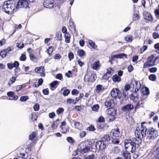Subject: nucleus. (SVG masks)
I'll return each instance as SVG.
<instances>
[{
    "label": "nucleus",
    "mask_w": 159,
    "mask_h": 159,
    "mask_svg": "<svg viewBox=\"0 0 159 159\" xmlns=\"http://www.w3.org/2000/svg\"><path fill=\"white\" fill-rule=\"evenodd\" d=\"M101 65L99 61L94 62L91 65V67L93 70H98L100 68Z\"/></svg>",
    "instance_id": "nucleus-17"
},
{
    "label": "nucleus",
    "mask_w": 159,
    "mask_h": 159,
    "mask_svg": "<svg viewBox=\"0 0 159 159\" xmlns=\"http://www.w3.org/2000/svg\"><path fill=\"white\" fill-rule=\"evenodd\" d=\"M139 16L137 14H134L133 16V19L134 21H136L138 20Z\"/></svg>",
    "instance_id": "nucleus-55"
},
{
    "label": "nucleus",
    "mask_w": 159,
    "mask_h": 159,
    "mask_svg": "<svg viewBox=\"0 0 159 159\" xmlns=\"http://www.w3.org/2000/svg\"><path fill=\"white\" fill-rule=\"evenodd\" d=\"M99 108V106L98 104L93 105L91 107L92 110L94 112H97Z\"/></svg>",
    "instance_id": "nucleus-32"
},
{
    "label": "nucleus",
    "mask_w": 159,
    "mask_h": 159,
    "mask_svg": "<svg viewBox=\"0 0 159 159\" xmlns=\"http://www.w3.org/2000/svg\"><path fill=\"white\" fill-rule=\"evenodd\" d=\"M112 80L114 82L119 83L121 81V79L118 75L116 74L112 76Z\"/></svg>",
    "instance_id": "nucleus-25"
},
{
    "label": "nucleus",
    "mask_w": 159,
    "mask_h": 159,
    "mask_svg": "<svg viewBox=\"0 0 159 159\" xmlns=\"http://www.w3.org/2000/svg\"><path fill=\"white\" fill-rule=\"evenodd\" d=\"M129 98L131 100L137 103L136 106H139V102L141 100V98L139 97L136 92H133L132 94L129 96Z\"/></svg>",
    "instance_id": "nucleus-13"
},
{
    "label": "nucleus",
    "mask_w": 159,
    "mask_h": 159,
    "mask_svg": "<svg viewBox=\"0 0 159 159\" xmlns=\"http://www.w3.org/2000/svg\"><path fill=\"white\" fill-rule=\"evenodd\" d=\"M114 72L113 70L111 68H109L107 69V71L106 73L108 75H110L111 76V73Z\"/></svg>",
    "instance_id": "nucleus-49"
},
{
    "label": "nucleus",
    "mask_w": 159,
    "mask_h": 159,
    "mask_svg": "<svg viewBox=\"0 0 159 159\" xmlns=\"http://www.w3.org/2000/svg\"><path fill=\"white\" fill-rule=\"evenodd\" d=\"M7 94L8 96L7 99L10 100H16L18 98V96L16 95H14V92L10 91L8 92L7 93Z\"/></svg>",
    "instance_id": "nucleus-18"
},
{
    "label": "nucleus",
    "mask_w": 159,
    "mask_h": 159,
    "mask_svg": "<svg viewBox=\"0 0 159 159\" xmlns=\"http://www.w3.org/2000/svg\"><path fill=\"white\" fill-rule=\"evenodd\" d=\"M70 92L69 89H66L64 90L63 93V94L64 96H67L69 93Z\"/></svg>",
    "instance_id": "nucleus-56"
},
{
    "label": "nucleus",
    "mask_w": 159,
    "mask_h": 159,
    "mask_svg": "<svg viewBox=\"0 0 159 159\" xmlns=\"http://www.w3.org/2000/svg\"><path fill=\"white\" fill-rule=\"evenodd\" d=\"M58 84L59 82L57 81H54L51 82L50 84V86L51 88V89L52 90H54L57 88Z\"/></svg>",
    "instance_id": "nucleus-24"
},
{
    "label": "nucleus",
    "mask_w": 159,
    "mask_h": 159,
    "mask_svg": "<svg viewBox=\"0 0 159 159\" xmlns=\"http://www.w3.org/2000/svg\"><path fill=\"white\" fill-rule=\"evenodd\" d=\"M80 152L79 149V147H78V148L77 149L73 152L72 154V155L74 156H76L78 154V152Z\"/></svg>",
    "instance_id": "nucleus-58"
},
{
    "label": "nucleus",
    "mask_w": 159,
    "mask_h": 159,
    "mask_svg": "<svg viewBox=\"0 0 159 159\" xmlns=\"http://www.w3.org/2000/svg\"><path fill=\"white\" fill-rule=\"evenodd\" d=\"M133 108V105L131 104H128L123 107L122 110L125 111H129L132 109Z\"/></svg>",
    "instance_id": "nucleus-21"
},
{
    "label": "nucleus",
    "mask_w": 159,
    "mask_h": 159,
    "mask_svg": "<svg viewBox=\"0 0 159 159\" xmlns=\"http://www.w3.org/2000/svg\"><path fill=\"white\" fill-rule=\"evenodd\" d=\"M149 78L150 80L154 81L156 79L157 77L155 75L152 74L149 76Z\"/></svg>",
    "instance_id": "nucleus-40"
},
{
    "label": "nucleus",
    "mask_w": 159,
    "mask_h": 159,
    "mask_svg": "<svg viewBox=\"0 0 159 159\" xmlns=\"http://www.w3.org/2000/svg\"><path fill=\"white\" fill-rule=\"evenodd\" d=\"M143 16V17L145 20L151 21L153 20V18L150 13L145 12L144 13Z\"/></svg>",
    "instance_id": "nucleus-20"
},
{
    "label": "nucleus",
    "mask_w": 159,
    "mask_h": 159,
    "mask_svg": "<svg viewBox=\"0 0 159 159\" xmlns=\"http://www.w3.org/2000/svg\"><path fill=\"white\" fill-rule=\"evenodd\" d=\"M112 151L114 153H117L119 152L120 149L118 147H114L112 149Z\"/></svg>",
    "instance_id": "nucleus-39"
},
{
    "label": "nucleus",
    "mask_w": 159,
    "mask_h": 159,
    "mask_svg": "<svg viewBox=\"0 0 159 159\" xmlns=\"http://www.w3.org/2000/svg\"><path fill=\"white\" fill-rule=\"evenodd\" d=\"M141 91L143 95H148L150 93L149 89L145 87H143L141 89Z\"/></svg>",
    "instance_id": "nucleus-23"
},
{
    "label": "nucleus",
    "mask_w": 159,
    "mask_h": 159,
    "mask_svg": "<svg viewBox=\"0 0 159 159\" xmlns=\"http://www.w3.org/2000/svg\"><path fill=\"white\" fill-rule=\"evenodd\" d=\"M148 48V47L146 45L142 46L140 48L139 50V53H142L144 51L146 50L147 48Z\"/></svg>",
    "instance_id": "nucleus-43"
},
{
    "label": "nucleus",
    "mask_w": 159,
    "mask_h": 159,
    "mask_svg": "<svg viewBox=\"0 0 159 159\" xmlns=\"http://www.w3.org/2000/svg\"><path fill=\"white\" fill-rule=\"evenodd\" d=\"M105 105L107 107L113 106L114 105L113 100L112 99L107 100L105 102Z\"/></svg>",
    "instance_id": "nucleus-26"
},
{
    "label": "nucleus",
    "mask_w": 159,
    "mask_h": 159,
    "mask_svg": "<svg viewBox=\"0 0 159 159\" xmlns=\"http://www.w3.org/2000/svg\"><path fill=\"white\" fill-rule=\"evenodd\" d=\"M77 54L80 57H84L85 56V52L82 49H79L77 51Z\"/></svg>",
    "instance_id": "nucleus-29"
},
{
    "label": "nucleus",
    "mask_w": 159,
    "mask_h": 159,
    "mask_svg": "<svg viewBox=\"0 0 159 159\" xmlns=\"http://www.w3.org/2000/svg\"><path fill=\"white\" fill-rule=\"evenodd\" d=\"M102 141L106 142V141H108L110 139V136L109 134L105 135L102 139Z\"/></svg>",
    "instance_id": "nucleus-33"
},
{
    "label": "nucleus",
    "mask_w": 159,
    "mask_h": 159,
    "mask_svg": "<svg viewBox=\"0 0 159 159\" xmlns=\"http://www.w3.org/2000/svg\"><path fill=\"white\" fill-rule=\"evenodd\" d=\"M152 36L154 39H157L159 37V34L156 32L153 33Z\"/></svg>",
    "instance_id": "nucleus-62"
},
{
    "label": "nucleus",
    "mask_w": 159,
    "mask_h": 159,
    "mask_svg": "<svg viewBox=\"0 0 159 159\" xmlns=\"http://www.w3.org/2000/svg\"><path fill=\"white\" fill-rule=\"evenodd\" d=\"M61 128V131L62 133L65 134L69 131L67 127H62Z\"/></svg>",
    "instance_id": "nucleus-35"
},
{
    "label": "nucleus",
    "mask_w": 159,
    "mask_h": 159,
    "mask_svg": "<svg viewBox=\"0 0 159 159\" xmlns=\"http://www.w3.org/2000/svg\"><path fill=\"white\" fill-rule=\"evenodd\" d=\"M133 89L134 90V92H136L138 91L141 87V85L140 82L134 80L132 81Z\"/></svg>",
    "instance_id": "nucleus-15"
},
{
    "label": "nucleus",
    "mask_w": 159,
    "mask_h": 159,
    "mask_svg": "<svg viewBox=\"0 0 159 159\" xmlns=\"http://www.w3.org/2000/svg\"><path fill=\"white\" fill-rule=\"evenodd\" d=\"M88 43L93 48H96L97 47L95 43L93 41L89 40L88 41Z\"/></svg>",
    "instance_id": "nucleus-36"
},
{
    "label": "nucleus",
    "mask_w": 159,
    "mask_h": 159,
    "mask_svg": "<svg viewBox=\"0 0 159 159\" xmlns=\"http://www.w3.org/2000/svg\"><path fill=\"white\" fill-rule=\"evenodd\" d=\"M157 59V57H155L153 55L148 57L147 61L143 64V68H148L154 65L155 62Z\"/></svg>",
    "instance_id": "nucleus-7"
},
{
    "label": "nucleus",
    "mask_w": 159,
    "mask_h": 159,
    "mask_svg": "<svg viewBox=\"0 0 159 159\" xmlns=\"http://www.w3.org/2000/svg\"><path fill=\"white\" fill-rule=\"evenodd\" d=\"M98 122H103L105 121V119L104 118L101 116L98 119Z\"/></svg>",
    "instance_id": "nucleus-60"
},
{
    "label": "nucleus",
    "mask_w": 159,
    "mask_h": 159,
    "mask_svg": "<svg viewBox=\"0 0 159 159\" xmlns=\"http://www.w3.org/2000/svg\"><path fill=\"white\" fill-rule=\"evenodd\" d=\"M7 54V53L4 50L1 51L0 53V56L3 58L5 57H6Z\"/></svg>",
    "instance_id": "nucleus-54"
},
{
    "label": "nucleus",
    "mask_w": 159,
    "mask_h": 159,
    "mask_svg": "<svg viewBox=\"0 0 159 159\" xmlns=\"http://www.w3.org/2000/svg\"><path fill=\"white\" fill-rule=\"evenodd\" d=\"M25 86L24 85H22L17 86L16 87V90L17 92L18 91L20 90H21L22 87H25Z\"/></svg>",
    "instance_id": "nucleus-45"
},
{
    "label": "nucleus",
    "mask_w": 159,
    "mask_h": 159,
    "mask_svg": "<svg viewBox=\"0 0 159 159\" xmlns=\"http://www.w3.org/2000/svg\"><path fill=\"white\" fill-rule=\"evenodd\" d=\"M16 81V78L13 77L10 79V81L8 82V85L9 86H11V84L13 83Z\"/></svg>",
    "instance_id": "nucleus-44"
},
{
    "label": "nucleus",
    "mask_w": 159,
    "mask_h": 159,
    "mask_svg": "<svg viewBox=\"0 0 159 159\" xmlns=\"http://www.w3.org/2000/svg\"><path fill=\"white\" fill-rule=\"evenodd\" d=\"M157 68L155 67L151 68L149 70V71L151 73L155 72L157 71Z\"/></svg>",
    "instance_id": "nucleus-57"
},
{
    "label": "nucleus",
    "mask_w": 159,
    "mask_h": 159,
    "mask_svg": "<svg viewBox=\"0 0 159 159\" xmlns=\"http://www.w3.org/2000/svg\"><path fill=\"white\" fill-rule=\"evenodd\" d=\"M147 129L143 126H139L137 128L135 131L136 137L139 139H141L145 136Z\"/></svg>",
    "instance_id": "nucleus-2"
},
{
    "label": "nucleus",
    "mask_w": 159,
    "mask_h": 159,
    "mask_svg": "<svg viewBox=\"0 0 159 159\" xmlns=\"http://www.w3.org/2000/svg\"><path fill=\"white\" fill-rule=\"evenodd\" d=\"M96 91L97 92L99 93L103 90V88L102 85L98 84L96 86Z\"/></svg>",
    "instance_id": "nucleus-34"
},
{
    "label": "nucleus",
    "mask_w": 159,
    "mask_h": 159,
    "mask_svg": "<svg viewBox=\"0 0 159 159\" xmlns=\"http://www.w3.org/2000/svg\"><path fill=\"white\" fill-rule=\"evenodd\" d=\"M111 96L115 98H119L121 97L120 92L116 88L113 89L111 93Z\"/></svg>",
    "instance_id": "nucleus-14"
},
{
    "label": "nucleus",
    "mask_w": 159,
    "mask_h": 159,
    "mask_svg": "<svg viewBox=\"0 0 159 159\" xmlns=\"http://www.w3.org/2000/svg\"><path fill=\"white\" fill-rule=\"evenodd\" d=\"M68 57L70 61H71L74 57V55L73 53L72 52H70L68 55Z\"/></svg>",
    "instance_id": "nucleus-51"
},
{
    "label": "nucleus",
    "mask_w": 159,
    "mask_h": 159,
    "mask_svg": "<svg viewBox=\"0 0 159 159\" xmlns=\"http://www.w3.org/2000/svg\"><path fill=\"white\" fill-rule=\"evenodd\" d=\"M28 99V97L27 96H21L20 98V100L21 102H25Z\"/></svg>",
    "instance_id": "nucleus-48"
},
{
    "label": "nucleus",
    "mask_w": 159,
    "mask_h": 159,
    "mask_svg": "<svg viewBox=\"0 0 159 159\" xmlns=\"http://www.w3.org/2000/svg\"><path fill=\"white\" fill-rule=\"evenodd\" d=\"M86 144L85 142H83L79 145V149L81 154H84L90 150V147Z\"/></svg>",
    "instance_id": "nucleus-8"
},
{
    "label": "nucleus",
    "mask_w": 159,
    "mask_h": 159,
    "mask_svg": "<svg viewBox=\"0 0 159 159\" xmlns=\"http://www.w3.org/2000/svg\"><path fill=\"white\" fill-rule=\"evenodd\" d=\"M95 155L94 154H92L85 157L84 159H95Z\"/></svg>",
    "instance_id": "nucleus-52"
},
{
    "label": "nucleus",
    "mask_w": 159,
    "mask_h": 159,
    "mask_svg": "<svg viewBox=\"0 0 159 159\" xmlns=\"http://www.w3.org/2000/svg\"><path fill=\"white\" fill-rule=\"evenodd\" d=\"M20 60L21 61H25L26 59V57L25 55L22 54L20 57Z\"/></svg>",
    "instance_id": "nucleus-59"
},
{
    "label": "nucleus",
    "mask_w": 159,
    "mask_h": 159,
    "mask_svg": "<svg viewBox=\"0 0 159 159\" xmlns=\"http://www.w3.org/2000/svg\"><path fill=\"white\" fill-rule=\"evenodd\" d=\"M69 25L71 29H73L75 28V24L72 20L70 19L69 21Z\"/></svg>",
    "instance_id": "nucleus-41"
},
{
    "label": "nucleus",
    "mask_w": 159,
    "mask_h": 159,
    "mask_svg": "<svg viewBox=\"0 0 159 159\" xmlns=\"http://www.w3.org/2000/svg\"><path fill=\"white\" fill-rule=\"evenodd\" d=\"M74 124L75 127L76 128L81 129H82V125L78 121H75L74 122Z\"/></svg>",
    "instance_id": "nucleus-31"
},
{
    "label": "nucleus",
    "mask_w": 159,
    "mask_h": 159,
    "mask_svg": "<svg viewBox=\"0 0 159 159\" xmlns=\"http://www.w3.org/2000/svg\"><path fill=\"white\" fill-rule=\"evenodd\" d=\"M29 3L28 0H19L16 6V8H27L29 6Z\"/></svg>",
    "instance_id": "nucleus-12"
},
{
    "label": "nucleus",
    "mask_w": 159,
    "mask_h": 159,
    "mask_svg": "<svg viewBox=\"0 0 159 159\" xmlns=\"http://www.w3.org/2000/svg\"><path fill=\"white\" fill-rule=\"evenodd\" d=\"M110 135L111 137L112 142L114 144H118L119 143L118 138L121 136L118 129H112L110 133Z\"/></svg>",
    "instance_id": "nucleus-3"
},
{
    "label": "nucleus",
    "mask_w": 159,
    "mask_h": 159,
    "mask_svg": "<svg viewBox=\"0 0 159 159\" xmlns=\"http://www.w3.org/2000/svg\"><path fill=\"white\" fill-rule=\"evenodd\" d=\"M36 136V133L33 132L29 136V139L31 140H32L34 139V138Z\"/></svg>",
    "instance_id": "nucleus-50"
},
{
    "label": "nucleus",
    "mask_w": 159,
    "mask_h": 159,
    "mask_svg": "<svg viewBox=\"0 0 159 159\" xmlns=\"http://www.w3.org/2000/svg\"><path fill=\"white\" fill-rule=\"evenodd\" d=\"M79 93V91L75 89L71 91V94L72 95L77 94Z\"/></svg>",
    "instance_id": "nucleus-63"
},
{
    "label": "nucleus",
    "mask_w": 159,
    "mask_h": 159,
    "mask_svg": "<svg viewBox=\"0 0 159 159\" xmlns=\"http://www.w3.org/2000/svg\"><path fill=\"white\" fill-rule=\"evenodd\" d=\"M34 110L35 111H38L39 109V106L38 103H35L34 106Z\"/></svg>",
    "instance_id": "nucleus-47"
},
{
    "label": "nucleus",
    "mask_w": 159,
    "mask_h": 159,
    "mask_svg": "<svg viewBox=\"0 0 159 159\" xmlns=\"http://www.w3.org/2000/svg\"><path fill=\"white\" fill-rule=\"evenodd\" d=\"M129 152H130L126 150L125 151H123L121 152L122 154L125 159H130V158L131 156Z\"/></svg>",
    "instance_id": "nucleus-22"
},
{
    "label": "nucleus",
    "mask_w": 159,
    "mask_h": 159,
    "mask_svg": "<svg viewBox=\"0 0 159 159\" xmlns=\"http://www.w3.org/2000/svg\"><path fill=\"white\" fill-rule=\"evenodd\" d=\"M64 37L65 43H69L70 42V34L69 33H66V34H64Z\"/></svg>",
    "instance_id": "nucleus-27"
},
{
    "label": "nucleus",
    "mask_w": 159,
    "mask_h": 159,
    "mask_svg": "<svg viewBox=\"0 0 159 159\" xmlns=\"http://www.w3.org/2000/svg\"><path fill=\"white\" fill-rule=\"evenodd\" d=\"M95 146L97 150L98 151L102 150L106 148L107 144L103 141H98L96 143Z\"/></svg>",
    "instance_id": "nucleus-10"
},
{
    "label": "nucleus",
    "mask_w": 159,
    "mask_h": 159,
    "mask_svg": "<svg viewBox=\"0 0 159 159\" xmlns=\"http://www.w3.org/2000/svg\"><path fill=\"white\" fill-rule=\"evenodd\" d=\"M149 133L146 139V142L147 143H151L158 136L157 132L153 128H151L149 131Z\"/></svg>",
    "instance_id": "nucleus-6"
},
{
    "label": "nucleus",
    "mask_w": 159,
    "mask_h": 159,
    "mask_svg": "<svg viewBox=\"0 0 159 159\" xmlns=\"http://www.w3.org/2000/svg\"><path fill=\"white\" fill-rule=\"evenodd\" d=\"M30 57L31 60L34 62H36L37 61V58L34 56L33 54H30Z\"/></svg>",
    "instance_id": "nucleus-42"
},
{
    "label": "nucleus",
    "mask_w": 159,
    "mask_h": 159,
    "mask_svg": "<svg viewBox=\"0 0 159 159\" xmlns=\"http://www.w3.org/2000/svg\"><path fill=\"white\" fill-rule=\"evenodd\" d=\"M125 148L127 151L133 153L136 150L135 143L130 139H126L124 141Z\"/></svg>",
    "instance_id": "nucleus-4"
},
{
    "label": "nucleus",
    "mask_w": 159,
    "mask_h": 159,
    "mask_svg": "<svg viewBox=\"0 0 159 159\" xmlns=\"http://www.w3.org/2000/svg\"><path fill=\"white\" fill-rule=\"evenodd\" d=\"M53 48L52 46L48 48L47 51L49 56H50L52 53L53 52Z\"/></svg>",
    "instance_id": "nucleus-37"
},
{
    "label": "nucleus",
    "mask_w": 159,
    "mask_h": 159,
    "mask_svg": "<svg viewBox=\"0 0 159 159\" xmlns=\"http://www.w3.org/2000/svg\"><path fill=\"white\" fill-rule=\"evenodd\" d=\"M106 112L108 115L107 117V121L111 122L113 121L115 119L116 110L114 108H111L107 109Z\"/></svg>",
    "instance_id": "nucleus-5"
},
{
    "label": "nucleus",
    "mask_w": 159,
    "mask_h": 159,
    "mask_svg": "<svg viewBox=\"0 0 159 159\" xmlns=\"http://www.w3.org/2000/svg\"><path fill=\"white\" fill-rule=\"evenodd\" d=\"M66 102L67 103L70 104L71 103L75 104V102L74 99H72V98H68L67 99Z\"/></svg>",
    "instance_id": "nucleus-46"
},
{
    "label": "nucleus",
    "mask_w": 159,
    "mask_h": 159,
    "mask_svg": "<svg viewBox=\"0 0 159 159\" xmlns=\"http://www.w3.org/2000/svg\"><path fill=\"white\" fill-rule=\"evenodd\" d=\"M16 5L14 1H7L3 4L2 9L5 12L8 14H12L18 9L16 8Z\"/></svg>",
    "instance_id": "nucleus-1"
},
{
    "label": "nucleus",
    "mask_w": 159,
    "mask_h": 159,
    "mask_svg": "<svg viewBox=\"0 0 159 159\" xmlns=\"http://www.w3.org/2000/svg\"><path fill=\"white\" fill-rule=\"evenodd\" d=\"M35 71L38 73L40 74V75L42 76H44L45 74L44 73V69L43 66H41L39 67H37L35 68Z\"/></svg>",
    "instance_id": "nucleus-16"
},
{
    "label": "nucleus",
    "mask_w": 159,
    "mask_h": 159,
    "mask_svg": "<svg viewBox=\"0 0 159 159\" xmlns=\"http://www.w3.org/2000/svg\"><path fill=\"white\" fill-rule=\"evenodd\" d=\"M130 89V86L129 84H126L124 87V89L123 91V95L124 97L126 98H128V93L127 91Z\"/></svg>",
    "instance_id": "nucleus-19"
},
{
    "label": "nucleus",
    "mask_w": 159,
    "mask_h": 159,
    "mask_svg": "<svg viewBox=\"0 0 159 159\" xmlns=\"http://www.w3.org/2000/svg\"><path fill=\"white\" fill-rule=\"evenodd\" d=\"M133 37L130 34L126 36L124 38V40L127 42H132L133 40Z\"/></svg>",
    "instance_id": "nucleus-28"
},
{
    "label": "nucleus",
    "mask_w": 159,
    "mask_h": 159,
    "mask_svg": "<svg viewBox=\"0 0 159 159\" xmlns=\"http://www.w3.org/2000/svg\"><path fill=\"white\" fill-rule=\"evenodd\" d=\"M58 125L56 122H53L51 126L52 129H54L56 128L57 126Z\"/></svg>",
    "instance_id": "nucleus-61"
},
{
    "label": "nucleus",
    "mask_w": 159,
    "mask_h": 159,
    "mask_svg": "<svg viewBox=\"0 0 159 159\" xmlns=\"http://www.w3.org/2000/svg\"><path fill=\"white\" fill-rule=\"evenodd\" d=\"M116 58H124L127 57V55L124 53H121L116 55Z\"/></svg>",
    "instance_id": "nucleus-30"
},
{
    "label": "nucleus",
    "mask_w": 159,
    "mask_h": 159,
    "mask_svg": "<svg viewBox=\"0 0 159 159\" xmlns=\"http://www.w3.org/2000/svg\"><path fill=\"white\" fill-rule=\"evenodd\" d=\"M64 111V109L62 107H60L58 108L56 111V113L57 115H59L62 113Z\"/></svg>",
    "instance_id": "nucleus-38"
},
{
    "label": "nucleus",
    "mask_w": 159,
    "mask_h": 159,
    "mask_svg": "<svg viewBox=\"0 0 159 159\" xmlns=\"http://www.w3.org/2000/svg\"><path fill=\"white\" fill-rule=\"evenodd\" d=\"M96 78V74H93L90 72H87L84 76V80L85 82L88 81L93 82L95 80Z\"/></svg>",
    "instance_id": "nucleus-9"
},
{
    "label": "nucleus",
    "mask_w": 159,
    "mask_h": 159,
    "mask_svg": "<svg viewBox=\"0 0 159 159\" xmlns=\"http://www.w3.org/2000/svg\"><path fill=\"white\" fill-rule=\"evenodd\" d=\"M55 4V0H45L43 2V6L49 8H52Z\"/></svg>",
    "instance_id": "nucleus-11"
},
{
    "label": "nucleus",
    "mask_w": 159,
    "mask_h": 159,
    "mask_svg": "<svg viewBox=\"0 0 159 159\" xmlns=\"http://www.w3.org/2000/svg\"><path fill=\"white\" fill-rule=\"evenodd\" d=\"M62 31L63 33L66 34V33H69L67 32V29L66 27L63 26L62 28Z\"/></svg>",
    "instance_id": "nucleus-64"
},
{
    "label": "nucleus",
    "mask_w": 159,
    "mask_h": 159,
    "mask_svg": "<svg viewBox=\"0 0 159 159\" xmlns=\"http://www.w3.org/2000/svg\"><path fill=\"white\" fill-rule=\"evenodd\" d=\"M67 140L68 142L70 143H73L75 142V141L71 137H69L67 138Z\"/></svg>",
    "instance_id": "nucleus-53"
}]
</instances>
